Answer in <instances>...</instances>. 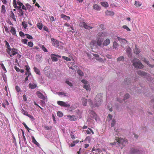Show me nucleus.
<instances>
[{
    "label": "nucleus",
    "instance_id": "1",
    "mask_svg": "<svg viewBox=\"0 0 154 154\" xmlns=\"http://www.w3.org/2000/svg\"><path fill=\"white\" fill-rule=\"evenodd\" d=\"M102 94L100 93L96 96L93 103L91 99H89L88 103L90 106L93 108L100 106L102 102Z\"/></svg>",
    "mask_w": 154,
    "mask_h": 154
},
{
    "label": "nucleus",
    "instance_id": "2",
    "mask_svg": "<svg viewBox=\"0 0 154 154\" xmlns=\"http://www.w3.org/2000/svg\"><path fill=\"white\" fill-rule=\"evenodd\" d=\"M133 65L136 68L141 69L143 68L144 66L137 58H134L132 61Z\"/></svg>",
    "mask_w": 154,
    "mask_h": 154
},
{
    "label": "nucleus",
    "instance_id": "3",
    "mask_svg": "<svg viewBox=\"0 0 154 154\" xmlns=\"http://www.w3.org/2000/svg\"><path fill=\"white\" fill-rule=\"evenodd\" d=\"M142 152L139 147H132L130 149L129 154H142Z\"/></svg>",
    "mask_w": 154,
    "mask_h": 154
},
{
    "label": "nucleus",
    "instance_id": "4",
    "mask_svg": "<svg viewBox=\"0 0 154 154\" xmlns=\"http://www.w3.org/2000/svg\"><path fill=\"white\" fill-rule=\"evenodd\" d=\"M116 143H117V144L119 146H122L121 148L122 149V148L125 146L126 144H128V141L127 140L124 139L123 138H119L118 139H116Z\"/></svg>",
    "mask_w": 154,
    "mask_h": 154
},
{
    "label": "nucleus",
    "instance_id": "5",
    "mask_svg": "<svg viewBox=\"0 0 154 154\" xmlns=\"http://www.w3.org/2000/svg\"><path fill=\"white\" fill-rule=\"evenodd\" d=\"M137 73L139 75L145 77L148 81H152L153 80V79L150 77L149 74L143 71H139Z\"/></svg>",
    "mask_w": 154,
    "mask_h": 154
},
{
    "label": "nucleus",
    "instance_id": "6",
    "mask_svg": "<svg viewBox=\"0 0 154 154\" xmlns=\"http://www.w3.org/2000/svg\"><path fill=\"white\" fill-rule=\"evenodd\" d=\"M80 25L81 26L83 27L85 29H86L89 30L93 28V27L90 26V24L88 25L84 22H81Z\"/></svg>",
    "mask_w": 154,
    "mask_h": 154
},
{
    "label": "nucleus",
    "instance_id": "7",
    "mask_svg": "<svg viewBox=\"0 0 154 154\" xmlns=\"http://www.w3.org/2000/svg\"><path fill=\"white\" fill-rule=\"evenodd\" d=\"M81 82L84 84L83 85V88L87 90H90V86L88 83V82L85 80H82Z\"/></svg>",
    "mask_w": 154,
    "mask_h": 154
},
{
    "label": "nucleus",
    "instance_id": "8",
    "mask_svg": "<svg viewBox=\"0 0 154 154\" xmlns=\"http://www.w3.org/2000/svg\"><path fill=\"white\" fill-rule=\"evenodd\" d=\"M57 103L58 104V105L60 106L66 107L68 108L70 106V105L69 104L67 103L66 102L62 101H58L57 102Z\"/></svg>",
    "mask_w": 154,
    "mask_h": 154
},
{
    "label": "nucleus",
    "instance_id": "9",
    "mask_svg": "<svg viewBox=\"0 0 154 154\" xmlns=\"http://www.w3.org/2000/svg\"><path fill=\"white\" fill-rule=\"evenodd\" d=\"M51 41L53 42V44L54 46L57 48L59 46V42L58 41L54 38H51Z\"/></svg>",
    "mask_w": 154,
    "mask_h": 154
},
{
    "label": "nucleus",
    "instance_id": "10",
    "mask_svg": "<svg viewBox=\"0 0 154 154\" xmlns=\"http://www.w3.org/2000/svg\"><path fill=\"white\" fill-rule=\"evenodd\" d=\"M103 39L99 37L96 41L97 45L101 47L102 45H103Z\"/></svg>",
    "mask_w": 154,
    "mask_h": 154
},
{
    "label": "nucleus",
    "instance_id": "11",
    "mask_svg": "<svg viewBox=\"0 0 154 154\" xmlns=\"http://www.w3.org/2000/svg\"><path fill=\"white\" fill-rule=\"evenodd\" d=\"M117 38L118 40L122 45H125L127 43L128 41L125 39H123L119 37H118Z\"/></svg>",
    "mask_w": 154,
    "mask_h": 154
},
{
    "label": "nucleus",
    "instance_id": "12",
    "mask_svg": "<svg viewBox=\"0 0 154 154\" xmlns=\"http://www.w3.org/2000/svg\"><path fill=\"white\" fill-rule=\"evenodd\" d=\"M36 93L39 98L44 100L45 99V97L39 91H37Z\"/></svg>",
    "mask_w": 154,
    "mask_h": 154
},
{
    "label": "nucleus",
    "instance_id": "13",
    "mask_svg": "<svg viewBox=\"0 0 154 154\" xmlns=\"http://www.w3.org/2000/svg\"><path fill=\"white\" fill-rule=\"evenodd\" d=\"M97 35L99 37H103L107 36L108 35V34L106 32H99Z\"/></svg>",
    "mask_w": 154,
    "mask_h": 154
},
{
    "label": "nucleus",
    "instance_id": "14",
    "mask_svg": "<svg viewBox=\"0 0 154 154\" xmlns=\"http://www.w3.org/2000/svg\"><path fill=\"white\" fill-rule=\"evenodd\" d=\"M110 40L109 38H106L104 40L103 43V46H107L110 43Z\"/></svg>",
    "mask_w": 154,
    "mask_h": 154
},
{
    "label": "nucleus",
    "instance_id": "15",
    "mask_svg": "<svg viewBox=\"0 0 154 154\" xmlns=\"http://www.w3.org/2000/svg\"><path fill=\"white\" fill-rule=\"evenodd\" d=\"M67 116L71 121H75L78 118L77 116L74 115H72V116L67 115Z\"/></svg>",
    "mask_w": 154,
    "mask_h": 154
},
{
    "label": "nucleus",
    "instance_id": "16",
    "mask_svg": "<svg viewBox=\"0 0 154 154\" xmlns=\"http://www.w3.org/2000/svg\"><path fill=\"white\" fill-rule=\"evenodd\" d=\"M131 83V79L130 78H126L125 79L124 84L125 85H129Z\"/></svg>",
    "mask_w": 154,
    "mask_h": 154
},
{
    "label": "nucleus",
    "instance_id": "17",
    "mask_svg": "<svg viewBox=\"0 0 154 154\" xmlns=\"http://www.w3.org/2000/svg\"><path fill=\"white\" fill-rule=\"evenodd\" d=\"M28 85L29 88L31 89H34L37 87V85L35 83H29Z\"/></svg>",
    "mask_w": 154,
    "mask_h": 154
},
{
    "label": "nucleus",
    "instance_id": "18",
    "mask_svg": "<svg viewBox=\"0 0 154 154\" xmlns=\"http://www.w3.org/2000/svg\"><path fill=\"white\" fill-rule=\"evenodd\" d=\"M105 14L107 16H113L114 14V13L111 11H107L105 12Z\"/></svg>",
    "mask_w": 154,
    "mask_h": 154
},
{
    "label": "nucleus",
    "instance_id": "19",
    "mask_svg": "<svg viewBox=\"0 0 154 154\" xmlns=\"http://www.w3.org/2000/svg\"><path fill=\"white\" fill-rule=\"evenodd\" d=\"M61 17L63 20H70V17L69 16H67L63 14H62L60 15Z\"/></svg>",
    "mask_w": 154,
    "mask_h": 154
},
{
    "label": "nucleus",
    "instance_id": "20",
    "mask_svg": "<svg viewBox=\"0 0 154 154\" xmlns=\"http://www.w3.org/2000/svg\"><path fill=\"white\" fill-rule=\"evenodd\" d=\"M93 8L94 9L96 10L97 11H100L101 8L97 4H94L93 6Z\"/></svg>",
    "mask_w": 154,
    "mask_h": 154
},
{
    "label": "nucleus",
    "instance_id": "21",
    "mask_svg": "<svg viewBox=\"0 0 154 154\" xmlns=\"http://www.w3.org/2000/svg\"><path fill=\"white\" fill-rule=\"evenodd\" d=\"M17 50L16 49H12L11 50L12 54L10 55V56L12 57L13 56L17 54Z\"/></svg>",
    "mask_w": 154,
    "mask_h": 154
},
{
    "label": "nucleus",
    "instance_id": "22",
    "mask_svg": "<svg viewBox=\"0 0 154 154\" xmlns=\"http://www.w3.org/2000/svg\"><path fill=\"white\" fill-rule=\"evenodd\" d=\"M90 116L93 119L96 120L97 115L94 112L91 111L90 113Z\"/></svg>",
    "mask_w": 154,
    "mask_h": 154
},
{
    "label": "nucleus",
    "instance_id": "23",
    "mask_svg": "<svg viewBox=\"0 0 154 154\" xmlns=\"http://www.w3.org/2000/svg\"><path fill=\"white\" fill-rule=\"evenodd\" d=\"M96 41L95 40H92L90 43V46L92 48L93 47L96 45Z\"/></svg>",
    "mask_w": 154,
    "mask_h": 154
},
{
    "label": "nucleus",
    "instance_id": "24",
    "mask_svg": "<svg viewBox=\"0 0 154 154\" xmlns=\"http://www.w3.org/2000/svg\"><path fill=\"white\" fill-rule=\"evenodd\" d=\"M134 53L136 54H137L139 53L140 52V50L138 49L135 45V48L134 50Z\"/></svg>",
    "mask_w": 154,
    "mask_h": 154
},
{
    "label": "nucleus",
    "instance_id": "25",
    "mask_svg": "<svg viewBox=\"0 0 154 154\" xmlns=\"http://www.w3.org/2000/svg\"><path fill=\"white\" fill-rule=\"evenodd\" d=\"M32 142L38 146H39V144L38 142H37L34 137L33 136H32Z\"/></svg>",
    "mask_w": 154,
    "mask_h": 154
},
{
    "label": "nucleus",
    "instance_id": "26",
    "mask_svg": "<svg viewBox=\"0 0 154 154\" xmlns=\"http://www.w3.org/2000/svg\"><path fill=\"white\" fill-rule=\"evenodd\" d=\"M82 100L83 105L84 106H86V103L88 101L87 99L85 98H82Z\"/></svg>",
    "mask_w": 154,
    "mask_h": 154
},
{
    "label": "nucleus",
    "instance_id": "27",
    "mask_svg": "<svg viewBox=\"0 0 154 154\" xmlns=\"http://www.w3.org/2000/svg\"><path fill=\"white\" fill-rule=\"evenodd\" d=\"M100 4L103 7L106 8L108 6L109 4L108 3L106 2H101Z\"/></svg>",
    "mask_w": 154,
    "mask_h": 154
},
{
    "label": "nucleus",
    "instance_id": "28",
    "mask_svg": "<svg viewBox=\"0 0 154 154\" xmlns=\"http://www.w3.org/2000/svg\"><path fill=\"white\" fill-rule=\"evenodd\" d=\"M11 32L14 35H16L15 29L13 27H11Z\"/></svg>",
    "mask_w": 154,
    "mask_h": 154
},
{
    "label": "nucleus",
    "instance_id": "29",
    "mask_svg": "<svg viewBox=\"0 0 154 154\" xmlns=\"http://www.w3.org/2000/svg\"><path fill=\"white\" fill-rule=\"evenodd\" d=\"M125 58L123 56H120L117 59V61H123L124 60Z\"/></svg>",
    "mask_w": 154,
    "mask_h": 154
},
{
    "label": "nucleus",
    "instance_id": "30",
    "mask_svg": "<svg viewBox=\"0 0 154 154\" xmlns=\"http://www.w3.org/2000/svg\"><path fill=\"white\" fill-rule=\"evenodd\" d=\"M11 17L13 19V20L14 21H16L15 16L14 13L12 11H11Z\"/></svg>",
    "mask_w": 154,
    "mask_h": 154
},
{
    "label": "nucleus",
    "instance_id": "31",
    "mask_svg": "<svg viewBox=\"0 0 154 154\" xmlns=\"http://www.w3.org/2000/svg\"><path fill=\"white\" fill-rule=\"evenodd\" d=\"M130 95L128 94H126L124 96V99L123 100L125 101V100L128 99L130 97Z\"/></svg>",
    "mask_w": 154,
    "mask_h": 154
},
{
    "label": "nucleus",
    "instance_id": "32",
    "mask_svg": "<svg viewBox=\"0 0 154 154\" xmlns=\"http://www.w3.org/2000/svg\"><path fill=\"white\" fill-rule=\"evenodd\" d=\"M119 45L116 42H114L113 43V47L114 48L116 49L118 46Z\"/></svg>",
    "mask_w": 154,
    "mask_h": 154
},
{
    "label": "nucleus",
    "instance_id": "33",
    "mask_svg": "<svg viewBox=\"0 0 154 154\" xmlns=\"http://www.w3.org/2000/svg\"><path fill=\"white\" fill-rule=\"evenodd\" d=\"M77 73L81 76H83L84 75L83 72L80 69H79L77 71Z\"/></svg>",
    "mask_w": 154,
    "mask_h": 154
},
{
    "label": "nucleus",
    "instance_id": "34",
    "mask_svg": "<svg viewBox=\"0 0 154 154\" xmlns=\"http://www.w3.org/2000/svg\"><path fill=\"white\" fill-rule=\"evenodd\" d=\"M34 71L36 73L39 75H40V72L39 70L36 67H34Z\"/></svg>",
    "mask_w": 154,
    "mask_h": 154
},
{
    "label": "nucleus",
    "instance_id": "35",
    "mask_svg": "<svg viewBox=\"0 0 154 154\" xmlns=\"http://www.w3.org/2000/svg\"><path fill=\"white\" fill-rule=\"evenodd\" d=\"M5 8L4 5H3L2 6L1 12L3 13H5Z\"/></svg>",
    "mask_w": 154,
    "mask_h": 154
},
{
    "label": "nucleus",
    "instance_id": "36",
    "mask_svg": "<svg viewBox=\"0 0 154 154\" xmlns=\"http://www.w3.org/2000/svg\"><path fill=\"white\" fill-rule=\"evenodd\" d=\"M19 12L20 14V16H22L23 15V11L21 9V7L19 8Z\"/></svg>",
    "mask_w": 154,
    "mask_h": 154
},
{
    "label": "nucleus",
    "instance_id": "37",
    "mask_svg": "<svg viewBox=\"0 0 154 154\" xmlns=\"http://www.w3.org/2000/svg\"><path fill=\"white\" fill-rule=\"evenodd\" d=\"M131 50V49L128 46V48L126 49V51L128 53V54H130Z\"/></svg>",
    "mask_w": 154,
    "mask_h": 154
},
{
    "label": "nucleus",
    "instance_id": "38",
    "mask_svg": "<svg viewBox=\"0 0 154 154\" xmlns=\"http://www.w3.org/2000/svg\"><path fill=\"white\" fill-rule=\"evenodd\" d=\"M37 27L40 29H41L42 27V25L41 23H38L37 24Z\"/></svg>",
    "mask_w": 154,
    "mask_h": 154
},
{
    "label": "nucleus",
    "instance_id": "39",
    "mask_svg": "<svg viewBox=\"0 0 154 154\" xmlns=\"http://www.w3.org/2000/svg\"><path fill=\"white\" fill-rule=\"evenodd\" d=\"M93 56L95 57L96 59L98 60H100L101 59V58L97 59V58H99V55L97 54H93Z\"/></svg>",
    "mask_w": 154,
    "mask_h": 154
},
{
    "label": "nucleus",
    "instance_id": "40",
    "mask_svg": "<svg viewBox=\"0 0 154 154\" xmlns=\"http://www.w3.org/2000/svg\"><path fill=\"white\" fill-rule=\"evenodd\" d=\"M62 58L63 59L67 61H70L71 60V59H70L66 57L63 56H62Z\"/></svg>",
    "mask_w": 154,
    "mask_h": 154
},
{
    "label": "nucleus",
    "instance_id": "41",
    "mask_svg": "<svg viewBox=\"0 0 154 154\" xmlns=\"http://www.w3.org/2000/svg\"><path fill=\"white\" fill-rule=\"evenodd\" d=\"M53 55H51V58L53 61H56L57 60V59L55 57L52 56Z\"/></svg>",
    "mask_w": 154,
    "mask_h": 154
},
{
    "label": "nucleus",
    "instance_id": "42",
    "mask_svg": "<svg viewBox=\"0 0 154 154\" xmlns=\"http://www.w3.org/2000/svg\"><path fill=\"white\" fill-rule=\"evenodd\" d=\"M122 27L124 29H125L127 30L128 31H130L131 29L126 25H124Z\"/></svg>",
    "mask_w": 154,
    "mask_h": 154
},
{
    "label": "nucleus",
    "instance_id": "43",
    "mask_svg": "<svg viewBox=\"0 0 154 154\" xmlns=\"http://www.w3.org/2000/svg\"><path fill=\"white\" fill-rule=\"evenodd\" d=\"M58 116L59 117H62L63 116V113L60 112H58L57 113Z\"/></svg>",
    "mask_w": 154,
    "mask_h": 154
},
{
    "label": "nucleus",
    "instance_id": "44",
    "mask_svg": "<svg viewBox=\"0 0 154 154\" xmlns=\"http://www.w3.org/2000/svg\"><path fill=\"white\" fill-rule=\"evenodd\" d=\"M116 122V121L115 120L113 119L112 120V123L111 124V126L112 127L114 126L115 125Z\"/></svg>",
    "mask_w": 154,
    "mask_h": 154
},
{
    "label": "nucleus",
    "instance_id": "45",
    "mask_svg": "<svg viewBox=\"0 0 154 154\" xmlns=\"http://www.w3.org/2000/svg\"><path fill=\"white\" fill-rule=\"evenodd\" d=\"M21 111L22 113L25 115L27 116V115L28 114V113L26 111H25L23 109H22Z\"/></svg>",
    "mask_w": 154,
    "mask_h": 154
},
{
    "label": "nucleus",
    "instance_id": "46",
    "mask_svg": "<svg viewBox=\"0 0 154 154\" xmlns=\"http://www.w3.org/2000/svg\"><path fill=\"white\" fill-rule=\"evenodd\" d=\"M44 128L46 130H51V127L45 126H44Z\"/></svg>",
    "mask_w": 154,
    "mask_h": 154
},
{
    "label": "nucleus",
    "instance_id": "47",
    "mask_svg": "<svg viewBox=\"0 0 154 154\" xmlns=\"http://www.w3.org/2000/svg\"><path fill=\"white\" fill-rule=\"evenodd\" d=\"M22 23L23 26L24 28H26L27 27V25L25 22V21L23 22Z\"/></svg>",
    "mask_w": 154,
    "mask_h": 154
},
{
    "label": "nucleus",
    "instance_id": "48",
    "mask_svg": "<svg viewBox=\"0 0 154 154\" xmlns=\"http://www.w3.org/2000/svg\"><path fill=\"white\" fill-rule=\"evenodd\" d=\"M41 48L45 52H48V51H47V49L45 47V46L44 45L42 46Z\"/></svg>",
    "mask_w": 154,
    "mask_h": 154
},
{
    "label": "nucleus",
    "instance_id": "49",
    "mask_svg": "<svg viewBox=\"0 0 154 154\" xmlns=\"http://www.w3.org/2000/svg\"><path fill=\"white\" fill-rule=\"evenodd\" d=\"M25 35L27 36L26 38L29 39H32L33 38L32 37L31 35L28 34H25Z\"/></svg>",
    "mask_w": 154,
    "mask_h": 154
},
{
    "label": "nucleus",
    "instance_id": "50",
    "mask_svg": "<svg viewBox=\"0 0 154 154\" xmlns=\"http://www.w3.org/2000/svg\"><path fill=\"white\" fill-rule=\"evenodd\" d=\"M135 4L136 5H137V6H138L139 7L141 5V3L140 2L137 1L135 2Z\"/></svg>",
    "mask_w": 154,
    "mask_h": 154
},
{
    "label": "nucleus",
    "instance_id": "51",
    "mask_svg": "<svg viewBox=\"0 0 154 154\" xmlns=\"http://www.w3.org/2000/svg\"><path fill=\"white\" fill-rule=\"evenodd\" d=\"M28 45L30 47H32L33 46V43L32 42H29Z\"/></svg>",
    "mask_w": 154,
    "mask_h": 154
},
{
    "label": "nucleus",
    "instance_id": "52",
    "mask_svg": "<svg viewBox=\"0 0 154 154\" xmlns=\"http://www.w3.org/2000/svg\"><path fill=\"white\" fill-rule=\"evenodd\" d=\"M27 116H28L33 121L35 120L34 118L31 115L28 114Z\"/></svg>",
    "mask_w": 154,
    "mask_h": 154
},
{
    "label": "nucleus",
    "instance_id": "53",
    "mask_svg": "<svg viewBox=\"0 0 154 154\" xmlns=\"http://www.w3.org/2000/svg\"><path fill=\"white\" fill-rule=\"evenodd\" d=\"M26 7H27V9H28L29 10H30L31 9V6L29 4H28V3L26 4Z\"/></svg>",
    "mask_w": 154,
    "mask_h": 154
},
{
    "label": "nucleus",
    "instance_id": "54",
    "mask_svg": "<svg viewBox=\"0 0 154 154\" xmlns=\"http://www.w3.org/2000/svg\"><path fill=\"white\" fill-rule=\"evenodd\" d=\"M66 83L67 84L69 85L70 86H72V84L70 82H69V81H66Z\"/></svg>",
    "mask_w": 154,
    "mask_h": 154
},
{
    "label": "nucleus",
    "instance_id": "55",
    "mask_svg": "<svg viewBox=\"0 0 154 154\" xmlns=\"http://www.w3.org/2000/svg\"><path fill=\"white\" fill-rule=\"evenodd\" d=\"M15 89H16V91L18 92H19L20 91V88L18 86H16L15 87Z\"/></svg>",
    "mask_w": 154,
    "mask_h": 154
},
{
    "label": "nucleus",
    "instance_id": "56",
    "mask_svg": "<svg viewBox=\"0 0 154 154\" xmlns=\"http://www.w3.org/2000/svg\"><path fill=\"white\" fill-rule=\"evenodd\" d=\"M19 34L20 36L24 37V33L22 31H20L19 32Z\"/></svg>",
    "mask_w": 154,
    "mask_h": 154
},
{
    "label": "nucleus",
    "instance_id": "57",
    "mask_svg": "<svg viewBox=\"0 0 154 154\" xmlns=\"http://www.w3.org/2000/svg\"><path fill=\"white\" fill-rule=\"evenodd\" d=\"M26 70H27V72H29V69H30L29 67L28 66H26Z\"/></svg>",
    "mask_w": 154,
    "mask_h": 154
},
{
    "label": "nucleus",
    "instance_id": "58",
    "mask_svg": "<svg viewBox=\"0 0 154 154\" xmlns=\"http://www.w3.org/2000/svg\"><path fill=\"white\" fill-rule=\"evenodd\" d=\"M28 40L26 39H25L22 40V42H23L25 44H26L27 43Z\"/></svg>",
    "mask_w": 154,
    "mask_h": 154
},
{
    "label": "nucleus",
    "instance_id": "59",
    "mask_svg": "<svg viewBox=\"0 0 154 154\" xmlns=\"http://www.w3.org/2000/svg\"><path fill=\"white\" fill-rule=\"evenodd\" d=\"M0 65H1V66L2 68V69L4 70V71H6V69L5 67V66H4L3 64V63H1L0 64Z\"/></svg>",
    "mask_w": 154,
    "mask_h": 154
},
{
    "label": "nucleus",
    "instance_id": "60",
    "mask_svg": "<svg viewBox=\"0 0 154 154\" xmlns=\"http://www.w3.org/2000/svg\"><path fill=\"white\" fill-rule=\"evenodd\" d=\"M23 124L24 125V126L25 127V128L28 130V131H29V128L28 127V126L26 125L25 123H23Z\"/></svg>",
    "mask_w": 154,
    "mask_h": 154
},
{
    "label": "nucleus",
    "instance_id": "61",
    "mask_svg": "<svg viewBox=\"0 0 154 154\" xmlns=\"http://www.w3.org/2000/svg\"><path fill=\"white\" fill-rule=\"evenodd\" d=\"M58 94L59 95H63L64 94V93L63 92H58Z\"/></svg>",
    "mask_w": 154,
    "mask_h": 154
},
{
    "label": "nucleus",
    "instance_id": "62",
    "mask_svg": "<svg viewBox=\"0 0 154 154\" xmlns=\"http://www.w3.org/2000/svg\"><path fill=\"white\" fill-rule=\"evenodd\" d=\"M117 100L119 102H120V103H123V101H124L123 100H121L120 98H117Z\"/></svg>",
    "mask_w": 154,
    "mask_h": 154
},
{
    "label": "nucleus",
    "instance_id": "63",
    "mask_svg": "<svg viewBox=\"0 0 154 154\" xmlns=\"http://www.w3.org/2000/svg\"><path fill=\"white\" fill-rule=\"evenodd\" d=\"M23 100L25 101H26L27 100V98L25 94L23 95Z\"/></svg>",
    "mask_w": 154,
    "mask_h": 154
},
{
    "label": "nucleus",
    "instance_id": "64",
    "mask_svg": "<svg viewBox=\"0 0 154 154\" xmlns=\"http://www.w3.org/2000/svg\"><path fill=\"white\" fill-rule=\"evenodd\" d=\"M50 20L52 21H54L55 20L54 17L52 16L50 17Z\"/></svg>",
    "mask_w": 154,
    "mask_h": 154
}]
</instances>
